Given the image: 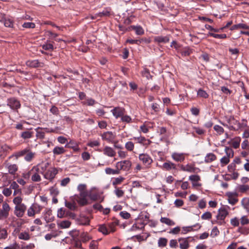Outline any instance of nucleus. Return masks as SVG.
Instances as JSON below:
<instances>
[{
  "instance_id": "obj_1",
  "label": "nucleus",
  "mask_w": 249,
  "mask_h": 249,
  "mask_svg": "<svg viewBox=\"0 0 249 249\" xmlns=\"http://www.w3.org/2000/svg\"><path fill=\"white\" fill-rule=\"evenodd\" d=\"M35 152H33L30 148L26 147L16 152L12 156L15 157L17 159L20 157L24 156V159L26 161L30 162L35 158Z\"/></svg>"
},
{
  "instance_id": "obj_2",
  "label": "nucleus",
  "mask_w": 249,
  "mask_h": 249,
  "mask_svg": "<svg viewBox=\"0 0 249 249\" xmlns=\"http://www.w3.org/2000/svg\"><path fill=\"white\" fill-rule=\"evenodd\" d=\"M89 196V192H81L79 195H75L72 196V199L81 206H85L88 204L87 197Z\"/></svg>"
},
{
  "instance_id": "obj_3",
  "label": "nucleus",
  "mask_w": 249,
  "mask_h": 249,
  "mask_svg": "<svg viewBox=\"0 0 249 249\" xmlns=\"http://www.w3.org/2000/svg\"><path fill=\"white\" fill-rule=\"evenodd\" d=\"M7 105L12 109L15 110H18L21 107L19 101L15 97L8 98L7 101Z\"/></svg>"
},
{
  "instance_id": "obj_4",
  "label": "nucleus",
  "mask_w": 249,
  "mask_h": 249,
  "mask_svg": "<svg viewBox=\"0 0 249 249\" xmlns=\"http://www.w3.org/2000/svg\"><path fill=\"white\" fill-rule=\"evenodd\" d=\"M131 166V162L129 160H125L119 161L116 163V167L118 169L119 171L123 170L124 171H128Z\"/></svg>"
},
{
  "instance_id": "obj_5",
  "label": "nucleus",
  "mask_w": 249,
  "mask_h": 249,
  "mask_svg": "<svg viewBox=\"0 0 249 249\" xmlns=\"http://www.w3.org/2000/svg\"><path fill=\"white\" fill-rule=\"evenodd\" d=\"M139 159L143 165L146 167H149L153 162V160L151 157L146 153L140 154L139 156Z\"/></svg>"
},
{
  "instance_id": "obj_6",
  "label": "nucleus",
  "mask_w": 249,
  "mask_h": 249,
  "mask_svg": "<svg viewBox=\"0 0 249 249\" xmlns=\"http://www.w3.org/2000/svg\"><path fill=\"white\" fill-rule=\"evenodd\" d=\"M10 207L8 204L4 202L2 204V209H0V219L7 218L9 216Z\"/></svg>"
},
{
  "instance_id": "obj_7",
  "label": "nucleus",
  "mask_w": 249,
  "mask_h": 249,
  "mask_svg": "<svg viewBox=\"0 0 249 249\" xmlns=\"http://www.w3.org/2000/svg\"><path fill=\"white\" fill-rule=\"evenodd\" d=\"M26 209L27 207L24 204L15 206L14 214L18 217H22L23 216Z\"/></svg>"
},
{
  "instance_id": "obj_8",
  "label": "nucleus",
  "mask_w": 249,
  "mask_h": 249,
  "mask_svg": "<svg viewBox=\"0 0 249 249\" xmlns=\"http://www.w3.org/2000/svg\"><path fill=\"white\" fill-rule=\"evenodd\" d=\"M201 227V226L199 223H196L191 226L183 227L182 228L181 233L185 234L190 231L198 230L200 229Z\"/></svg>"
},
{
  "instance_id": "obj_9",
  "label": "nucleus",
  "mask_w": 249,
  "mask_h": 249,
  "mask_svg": "<svg viewBox=\"0 0 249 249\" xmlns=\"http://www.w3.org/2000/svg\"><path fill=\"white\" fill-rule=\"evenodd\" d=\"M101 137L103 140L112 142L115 139L116 135L111 131H107L103 133Z\"/></svg>"
},
{
  "instance_id": "obj_10",
  "label": "nucleus",
  "mask_w": 249,
  "mask_h": 249,
  "mask_svg": "<svg viewBox=\"0 0 249 249\" xmlns=\"http://www.w3.org/2000/svg\"><path fill=\"white\" fill-rule=\"evenodd\" d=\"M111 112L112 113L113 116L117 119L119 117L122 118V116L124 114L125 109L123 107H115L111 110Z\"/></svg>"
},
{
  "instance_id": "obj_11",
  "label": "nucleus",
  "mask_w": 249,
  "mask_h": 249,
  "mask_svg": "<svg viewBox=\"0 0 249 249\" xmlns=\"http://www.w3.org/2000/svg\"><path fill=\"white\" fill-rule=\"evenodd\" d=\"M49 166L48 162L42 163L36 166L33 167V170L39 172L40 174L44 175V172L46 170Z\"/></svg>"
},
{
  "instance_id": "obj_12",
  "label": "nucleus",
  "mask_w": 249,
  "mask_h": 249,
  "mask_svg": "<svg viewBox=\"0 0 249 249\" xmlns=\"http://www.w3.org/2000/svg\"><path fill=\"white\" fill-rule=\"evenodd\" d=\"M189 237L187 238L180 237L178 239L179 242V248L180 249H187L189 247V242L188 239Z\"/></svg>"
},
{
  "instance_id": "obj_13",
  "label": "nucleus",
  "mask_w": 249,
  "mask_h": 249,
  "mask_svg": "<svg viewBox=\"0 0 249 249\" xmlns=\"http://www.w3.org/2000/svg\"><path fill=\"white\" fill-rule=\"evenodd\" d=\"M226 195L228 197V200L230 204L234 205L237 202L238 199L236 193L229 192L226 194Z\"/></svg>"
},
{
  "instance_id": "obj_14",
  "label": "nucleus",
  "mask_w": 249,
  "mask_h": 249,
  "mask_svg": "<svg viewBox=\"0 0 249 249\" xmlns=\"http://www.w3.org/2000/svg\"><path fill=\"white\" fill-rule=\"evenodd\" d=\"M111 8L109 7H106L104 8L102 12H99L96 14L95 17H92V19H94L96 17H108L110 15Z\"/></svg>"
},
{
  "instance_id": "obj_15",
  "label": "nucleus",
  "mask_w": 249,
  "mask_h": 249,
  "mask_svg": "<svg viewBox=\"0 0 249 249\" xmlns=\"http://www.w3.org/2000/svg\"><path fill=\"white\" fill-rule=\"evenodd\" d=\"M228 214V212L225 208V207H223L220 208L218 210V214L217 215V218L218 219H220L221 220H223L227 215Z\"/></svg>"
},
{
  "instance_id": "obj_16",
  "label": "nucleus",
  "mask_w": 249,
  "mask_h": 249,
  "mask_svg": "<svg viewBox=\"0 0 249 249\" xmlns=\"http://www.w3.org/2000/svg\"><path fill=\"white\" fill-rule=\"evenodd\" d=\"M5 168L8 170V173L11 175H14L18 170V166L16 164H10L5 163Z\"/></svg>"
},
{
  "instance_id": "obj_17",
  "label": "nucleus",
  "mask_w": 249,
  "mask_h": 249,
  "mask_svg": "<svg viewBox=\"0 0 249 249\" xmlns=\"http://www.w3.org/2000/svg\"><path fill=\"white\" fill-rule=\"evenodd\" d=\"M44 218L47 223L53 221L54 217L52 216V211L51 209H46Z\"/></svg>"
},
{
  "instance_id": "obj_18",
  "label": "nucleus",
  "mask_w": 249,
  "mask_h": 249,
  "mask_svg": "<svg viewBox=\"0 0 249 249\" xmlns=\"http://www.w3.org/2000/svg\"><path fill=\"white\" fill-rule=\"evenodd\" d=\"M103 152L105 155L110 157H114L116 155V152L113 149L107 146L104 148Z\"/></svg>"
},
{
  "instance_id": "obj_19",
  "label": "nucleus",
  "mask_w": 249,
  "mask_h": 249,
  "mask_svg": "<svg viewBox=\"0 0 249 249\" xmlns=\"http://www.w3.org/2000/svg\"><path fill=\"white\" fill-rule=\"evenodd\" d=\"M172 157L178 162H181L185 159L184 154L183 153H174L172 155Z\"/></svg>"
},
{
  "instance_id": "obj_20",
  "label": "nucleus",
  "mask_w": 249,
  "mask_h": 249,
  "mask_svg": "<svg viewBox=\"0 0 249 249\" xmlns=\"http://www.w3.org/2000/svg\"><path fill=\"white\" fill-rule=\"evenodd\" d=\"M77 222L79 224L81 225H89V219L86 216H81L80 218L77 219Z\"/></svg>"
},
{
  "instance_id": "obj_21",
  "label": "nucleus",
  "mask_w": 249,
  "mask_h": 249,
  "mask_svg": "<svg viewBox=\"0 0 249 249\" xmlns=\"http://www.w3.org/2000/svg\"><path fill=\"white\" fill-rule=\"evenodd\" d=\"M56 173V171L55 169H53L52 171H47L46 173H44L43 175L44 177L45 178L49 180H52L54 178Z\"/></svg>"
},
{
  "instance_id": "obj_22",
  "label": "nucleus",
  "mask_w": 249,
  "mask_h": 249,
  "mask_svg": "<svg viewBox=\"0 0 249 249\" xmlns=\"http://www.w3.org/2000/svg\"><path fill=\"white\" fill-rule=\"evenodd\" d=\"M162 168L167 170L169 171L171 170L172 169H176V165L170 161H167L166 162H164L162 165Z\"/></svg>"
},
{
  "instance_id": "obj_23",
  "label": "nucleus",
  "mask_w": 249,
  "mask_h": 249,
  "mask_svg": "<svg viewBox=\"0 0 249 249\" xmlns=\"http://www.w3.org/2000/svg\"><path fill=\"white\" fill-rule=\"evenodd\" d=\"M154 40L158 43H167L169 41V37L168 36H158L154 38Z\"/></svg>"
},
{
  "instance_id": "obj_24",
  "label": "nucleus",
  "mask_w": 249,
  "mask_h": 249,
  "mask_svg": "<svg viewBox=\"0 0 249 249\" xmlns=\"http://www.w3.org/2000/svg\"><path fill=\"white\" fill-rule=\"evenodd\" d=\"M239 29H249V26L246 24L239 23L232 26L230 30H234Z\"/></svg>"
},
{
  "instance_id": "obj_25",
  "label": "nucleus",
  "mask_w": 249,
  "mask_h": 249,
  "mask_svg": "<svg viewBox=\"0 0 249 249\" xmlns=\"http://www.w3.org/2000/svg\"><path fill=\"white\" fill-rule=\"evenodd\" d=\"M216 159V156L212 153H208L206 155L205 157V162L206 163H210L214 160Z\"/></svg>"
},
{
  "instance_id": "obj_26",
  "label": "nucleus",
  "mask_w": 249,
  "mask_h": 249,
  "mask_svg": "<svg viewBox=\"0 0 249 249\" xmlns=\"http://www.w3.org/2000/svg\"><path fill=\"white\" fill-rule=\"evenodd\" d=\"M131 28L135 31L137 35H142L144 33V30L140 26L133 25L131 26Z\"/></svg>"
},
{
  "instance_id": "obj_27",
  "label": "nucleus",
  "mask_w": 249,
  "mask_h": 249,
  "mask_svg": "<svg viewBox=\"0 0 249 249\" xmlns=\"http://www.w3.org/2000/svg\"><path fill=\"white\" fill-rule=\"evenodd\" d=\"M42 63H40L38 60H34L32 61H29L27 62V65L30 67L33 68H37L41 67Z\"/></svg>"
},
{
  "instance_id": "obj_28",
  "label": "nucleus",
  "mask_w": 249,
  "mask_h": 249,
  "mask_svg": "<svg viewBox=\"0 0 249 249\" xmlns=\"http://www.w3.org/2000/svg\"><path fill=\"white\" fill-rule=\"evenodd\" d=\"M33 135V132L27 130L21 132L20 137L23 139H27L32 138Z\"/></svg>"
},
{
  "instance_id": "obj_29",
  "label": "nucleus",
  "mask_w": 249,
  "mask_h": 249,
  "mask_svg": "<svg viewBox=\"0 0 249 249\" xmlns=\"http://www.w3.org/2000/svg\"><path fill=\"white\" fill-rule=\"evenodd\" d=\"M71 200L73 201L72 202L65 201V206L71 210H74L76 208V203L75 202V200L73 199L72 197H71Z\"/></svg>"
},
{
  "instance_id": "obj_30",
  "label": "nucleus",
  "mask_w": 249,
  "mask_h": 249,
  "mask_svg": "<svg viewBox=\"0 0 249 249\" xmlns=\"http://www.w3.org/2000/svg\"><path fill=\"white\" fill-rule=\"evenodd\" d=\"M160 221L168 226H173L175 225V223L173 220L167 217H161Z\"/></svg>"
},
{
  "instance_id": "obj_31",
  "label": "nucleus",
  "mask_w": 249,
  "mask_h": 249,
  "mask_svg": "<svg viewBox=\"0 0 249 249\" xmlns=\"http://www.w3.org/2000/svg\"><path fill=\"white\" fill-rule=\"evenodd\" d=\"M105 172L108 175H117L120 173L118 169L116 168V169L115 170L109 167L106 168Z\"/></svg>"
},
{
  "instance_id": "obj_32",
  "label": "nucleus",
  "mask_w": 249,
  "mask_h": 249,
  "mask_svg": "<svg viewBox=\"0 0 249 249\" xmlns=\"http://www.w3.org/2000/svg\"><path fill=\"white\" fill-rule=\"evenodd\" d=\"M53 153L54 155H60L65 152V150L63 147L56 146L53 149Z\"/></svg>"
},
{
  "instance_id": "obj_33",
  "label": "nucleus",
  "mask_w": 249,
  "mask_h": 249,
  "mask_svg": "<svg viewBox=\"0 0 249 249\" xmlns=\"http://www.w3.org/2000/svg\"><path fill=\"white\" fill-rule=\"evenodd\" d=\"M39 172L37 171H34L33 173L31 175V178L33 181L38 182L41 180V177L39 176Z\"/></svg>"
},
{
  "instance_id": "obj_34",
  "label": "nucleus",
  "mask_w": 249,
  "mask_h": 249,
  "mask_svg": "<svg viewBox=\"0 0 249 249\" xmlns=\"http://www.w3.org/2000/svg\"><path fill=\"white\" fill-rule=\"evenodd\" d=\"M18 237L19 239L24 240H28L30 238L29 233L26 231L19 233L18 235Z\"/></svg>"
},
{
  "instance_id": "obj_35",
  "label": "nucleus",
  "mask_w": 249,
  "mask_h": 249,
  "mask_svg": "<svg viewBox=\"0 0 249 249\" xmlns=\"http://www.w3.org/2000/svg\"><path fill=\"white\" fill-rule=\"evenodd\" d=\"M167 243V239L165 238L161 237L158 240V246L160 248H163L165 247Z\"/></svg>"
},
{
  "instance_id": "obj_36",
  "label": "nucleus",
  "mask_w": 249,
  "mask_h": 249,
  "mask_svg": "<svg viewBox=\"0 0 249 249\" xmlns=\"http://www.w3.org/2000/svg\"><path fill=\"white\" fill-rule=\"evenodd\" d=\"M124 180V178L122 177L115 178L112 181V185L114 187H117V185L120 184Z\"/></svg>"
},
{
  "instance_id": "obj_37",
  "label": "nucleus",
  "mask_w": 249,
  "mask_h": 249,
  "mask_svg": "<svg viewBox=\"0 0 249 249\" xmlns=\"http://www.w3.org/2000/svg\"><path fill=\"white\" fill-rule=\"evenodd\" d=\"M98 231L105 235H107L109 233L107 227L104 224L99 226Z\"/></svg>"
},
{
  "instance_id": "obj_38",
  "label": "nucleus",
  "mask_w": 249,
  "mask_h": 249,
  "mask_svg": "<svg viewBox=\"0 0 249 249\" xmlns=\"http://www.w3.org/2000/svg\"><path fill=\"white\" fill-rule=\"evenodd\" d=\"M208 36H213L216 38H225L227 37V35L225 34H215L213 33L209 32L208 34Z\"/></svg>"
},
{
  "instance_id": "obj_39",
  "label": "nucleus",
  "mask_w": 249,
  "mask_h": 249,
  "mask_svg": "<svg viewBox=\"0 0 249 249\" xmlns=\"http://www.w3.org/2000/svg\"><path fill=\"white\" fill-rule=\"evenodd\" d=\"M114 188L115 190L114 192L118 197H122L124 195V191L121 190L120 188L117 187H115Z\"/></svg>"
},
{
  "instance_id": "obj_40",
  "label": "nucleus",
  "mask_w": 249,
  "mask_h": 249,
  "mask_svg": "<svg viewBox=\"0 0 249 249\" xmlns=\"http://www.w3.org/2000/svg\"><path fill=\"white\" fill-rule=\"evenodd\" d=\"M197 94L198 96L204 98H207L209 96L208 94L205 90L201 89L198 90Z\"/></svg>"
},
{
  "instance_id": "obj_41",
  "label": "nucleus",
  "mask_w": 249,
  "mask_h": 249,
  "mask_svg": "<svg viewBox=\"0 0 249 249\" xmlns=\"http://www.w3.org/2000/svg\"><path fill=\"white\" fill-rule=\"evenodd\" d=\"M143 39H128L126 40V42L129 43L130 44H136L137 45H140L141 43L143 42Z\"/></svg>"
},
{
  "instance_id": "obj_42",
  "label": "nucleus",
  "mask_w": 249,
  "mask_h": 249,
  "mask_svg": "<svg viewBox=\"0 0 249 249\" xmlns=\"http://www.w3.org/2000/svg\"><path fill=\"white\" fill-rule=\"evenodd\" d=\"M89 197L93 201H96L100 198V195L98 193H91L89 192Z\"/></svg>"
},
{
  "instance_id": "obj_43",
  "label": "nucleus",
  "mask_w": 249,
  "mask_h": 249,
  "mask_svg": "<svg viewBox=\"0 0 249 249\" xmlns=\"http://www.w3.org/2000/svg\"><path fill=\"white\" fill-rule=\"evenodd\" d=\"M7 230L4 229H0V239H5L7 237Z\"/></svg>"
},
{
  "instance_id": "obj_44",
  "label": "nucleus",
  "mask_w": 249,
  "mask_h": 249,
  "mask_svg": "<svg viewBox=\"0 0 249 249\" xmlns=\"http://www.w3.org/2000/svg\"><path fill=\"white\" fill-rule=\"evenodd\" d=\"M22 198L20 196L15 197L13 200V203L15 204V206L23 204V203H22Z\"/></svg>"
},
{
  "instance_id": "obj_45",
  "label": "nucleus",
  "mask_w": 249,
  "mask_h": 249,
  "mask_svg": "<svg viewBox=\"0 0 249 249\" xmlns=\"http://www.w3.org/2000/svg\"><path fill=\"white\" fill-rule=\"evenodd\" d=\"M135 139H137L138 140V142L140 143H142L143 144H149L150 143V141L149 140H146V139L143 137H140L138 138H134Z\"/></svg>"
},
{
  "instance_id": "obj_46",
  "label": "nucleus",
  "mask_w": 249,
  "mask_h": 249,
  "mask_svg": "<svg viewBox=\"0 0 249 249\" xmlns=\"http://www.w3.org/2000/svg\"><path fill=\"white\" fill-rule=\"evenodd\" d=\"M189 179L193 183L199 181L200 180V177L197 175H193L189 176Z\"/></svg>"
},
{
  "instance_id": "obj_47",
  "label": "nucleus",
  "mask_w": 249,
  "mask_h": 249,
  "mask_svg": "<svg viewBox=\"0 0 249 249\" xmlns=\"http://www.w3.org/2000/svg\"><path fill=\"white\" fill-rule=\"evenodd\" d=\"M35 206L32 205L27 210V215L29 216H33L35 214Z\"/></svg>"
},
{
  "instance_id": "obj_48",
  "label": "nucleus",
  "mask_w": 249,
  "mask_h": 249,
  "mask_svg": "<svg viewBox=\"0 0 249 249\" xmlns=\"http://www.w3.org/2000/svg\"><path fill=\"white\" fill-rule=\"evenodd\" d=\"M35 170H33V168L29 171L22 173V177L25 179H28L30 178V176L33 173Z\"/></svg>"
},
{
  "instance_id": "obj_49",
  "label": "nucleus",
  "mask_w": 249,
  "mask_h": 249,
  "mask_svg": "<svg viewBox=\"0 0 249 249\" xmlns=\"http://www.w3.org/2000/svg\"><path fill=\"white\" fill-rule=\"evenodd\" d=\"M230 162V159L228 157L224 156L220 160V163L221 166H224L227 165Z\"/></svg>"
},
{
  "instance_id": "obj_50",
  "label": "nucleus",
  "mask_w": 249,
  "mask_h": 249,
  "mask_svg": "<svg viewBox=\"0 0 249 249\" xmlns=\"http://www.w3.org/2000/svg\"><path fill=\"white\" fill-rule=\"evenodd\" d=\"M87 186L85 184H80L77 187V190L79 192V193L81 192H88L87 190Z\"/></svg>"
},
{
  "instance_id": "obj_51",
  "label": "nucleus",
  "mask_w": 249,
  "mask_h": 249,
  "mask_svg": "<svg viewBox=\"0 0 249 249\" xmlns=\"http://www.w3.org/2000/svg\"><path fill=\"white\" fill-rule=\"evenodd\" d=\"M80 237L83 242H86L90 239L89 236L85 232L82 233Z\"/></svg>"
},
{
  "instance_id": "obj_52",
  "label": "nucleus",
  "mask_w": 249,
  "mask_h": 249,
  "mask_svg": "<svg viewBox=\"0 0 249 249\" xmlns=\"http://www.w3.org/2000/svg\"><path fill=\"white\" fill-rule=\"evenodd\" d=\"M42 47L45 50L53 51L54 49L53 46L51 43H46L43 44Z\"/></svg>"
},
{
  "instance_id": "obj_53",
  "label": "nucleus",
  "mask_w": 249,
  "mask_h": 249,
  "mask_svg": "<svg viewBox=\"0 0 249 249\" xmlns=\"http://www.w3.org/2000/svg\"><path fill=\"white\" fill-rule=\"evenodd\" d=\"M213 129L219 135H221L222 133H223L224 131L223 128L222 126L218 125H215L213 127Z\"/></svg>"
},
{
  "instance_id": "obj_54",
  "label": "nucleus",
  "mask_w": 249,
  "mask_h": 249,
  "mask_svg": "<svg viewBox=\"0 0 249 249\" xmlns=\"http://www.w3.org/2000/svg\"><path fill=\"white\" fill-rule=\"evenodd\" d=\"M71 223L68 220H64L62 221L59 225L62 228H68L71 225Z\"/></svg>"
},
{
  "instance_id": "obj_55",
  "label": "nucleus",
  "mask_w": 249,
  "mask_h": 249,
  "mask_svg": "<svg viewBox=\"0 0 249 249\" xmlns=\"http://www.w3.org/2000/svg\"><path fill=\"white\" fill-rule=\"evenodd\" d=\"M3 22L5 27L9 28H12L13 27V21L10 19H5Z\"/></svg>"
},
{
  "instance_id": "obj_56",
  "label": "nucleus",
  "mask_w": 249,
  "mask_h": 249,
  "mask_svg": "<svg viewBox=\"0 0 249 249\" xmlns=\"http://www.w3.org/2000/svg\"><path fill=\"white\" fill-rule=\"evenodd\" d=\"M125 147L127 150L131 151L134 147V143L132 142H128L125 143Z\"/></svg>"
},
{
  "instance_id": "obj_57",
  "label": "nucleus",
  "mask_w": 249,
  "mask_h": 249,
  "mask_svg": "<svg viewBox=\"0 0 249 249\" xmlns=\"http://www.w3.org/2000/svg\"><path fill=\"white\" fill-rule=\"evenodd\" d=\"M121 121L123 122L129 123L132 122L131 118L128 115H123L122 116Z\"/></svg>"
},
{
  "instance_id": "obj_58",
  "label": "nucleus",
  "mask_w": 249,
  "mask_h": 249,
  "mask_svg": "<svg viewBox=\"0 0 249 249\" xmlns=\"http://www.w3.org/2000/svg\"><path fill=\"white\" fill-rule=\"evenodd\" d=\"M22 27L26 28H35V24L33 22H25L23 24Z\"/></svg>"
},
{
  "instance_id": "obj_59",
  "label": "nucleus",
  "mask_w": 249,
  "mask_h": 249,
  "mask_svg": "<svg viewBox=\"0 0 249 249\" xmlns=\"http://www.w3.org/2000/svg\"><path fill=\"white\" fill-rule=\"evenodd\" d=\"M201 218L204 220H209L212 218V213L210 212H205L201 215Z\"/></svg>"
},
{
  "instance_id": "obj_60",
  "label": "nucleus",
  "mask_w": 249,
  "mask_h": 249,
  "mask_svg": "<svg viewBox=\"0 0 249 249\" xmlns=\"http://www.w3.org/2000/svg\"><path fill=\"white\" fill-rule=\"evenodd\" d=\"M39 127L36 129V137L37 138L43 139L45 137V133L42 131H39Z\"/></svg>"
},
{
  "instance_id": "obj_61",
  "label": "nucleus",
  "mask_w": 249,
  "mask_h": 249,
  "mask_svg": "<svg viewBox=\"0 0 249 249\" xmlns=\"http://www.w3.org/2000/svg\"><path fill=\"white\" fill-rule=\"evenodd\" d=\"M225 150L227 155L226 157H228L230 159L231 156V157L233 156V152L231 149L229 147H226Z\"/></svg>"
},
{
  "instance_id": "obj_62",
  "label": "nucleus",
  "mask_w": 249,
  "mask_h": 249,
  "mask_svg": "<svg viewBox=\"0 0 249 249\" xmlns=\"http://www.w3.org/2000/svg\"><path fill=\"white\" fill-rule=\"evenodd\" d=\"M249 190V186L247 185H241L239 186V190L241 193H245Z\"/></svg>"
},
{
  "instance_id": "obj_63",
  "label": "nucleus",
  "mask_w": 249,
  "mask_h": 249,
  "mask_svg": "<svg viewBox=\"0 0 249 249\" xmlns=\"http://www.w3.org/2000/svg\"><path fill=\"white\" fill-rule=\"evenodd\" d=\"M2 194L6 196H9L12 194V190L10 188H4L2 190Z\"/></svg>"
},
{
  "instance_id": "obj_64",
  "label": "nucleus",
  "mask_w": 249,
  "mask_h": 249,
  "mask_svg": "<svg viewBox=\"0 0 249 249\" xmlns=\"http://www.w3.org/2000/svg\"><path fill=\"white\" fill-rule=\"evenodd\" d=\"M19 246L16 242L13 244H11L8 247H5L4 249H19Z\"/></svg>"
}]
</instances>
